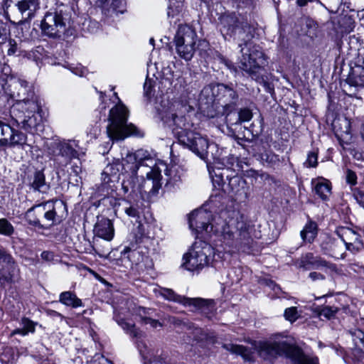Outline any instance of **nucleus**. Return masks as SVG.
<instances>
[{
    "instance_id": "20",
    "label": "nucleus",
    "mask_w": 364,
    "mask_h": 364,
    "mask_svg": "<svg viewBox=\"0 0 364 364\" xmlns=\"http://www.w3.org/2000/svg\"><path fill=\"white\" fill-rule=\"evenodd\" d=\"M324 254L336 259L344 258L343 246L341 241L327 237L321 244Z\"/></svg>"
},
{
    "instance_id": "12",
    "label": "nucleus",
    "mask_w": 364,
    "mask_h": 364,
    "mask_svg": "<svg viewBox=\"0 0 364 364\" xmlns=\"http://www.w3.org/2000/svg\"><path fill=\"white\" fill-rule=\"evenodd\" d=\"M77 144L75 141H54L50 146V154L52 155L55 165L58 168H63L73 159L78 157V152L75 149Z\"/></svg>"
},
{
    "instance_id": "49",
    "label": "nucleus",
    "mask_w": 364,
    "mask_h": 364,
    "mask_svg": "<svg viewBox=\"0 0 364 364\" xmlns=\"http://www.w3.org/2000/svg\"><path fill=\"white\" fill-rule=\"evenodd\" d=\"M7 46L9 47L8 48V50H7V54L9 55H14L17 50H18V45H17V43L15 40L14 39H9V42H8V45Z\"/></svg>"
},
{
    "instance_id": "5",
    "label": "nucleus",
    "mask_w": 364,
    "mask_h": 364,
    "mask_svg": "<svg viewBox=\"0 0 364 364\" xmlns=\"http://www.w3.org/2000/svg\"><path fill=\"white\" fill-rule=\"evenodd\" d=\"M259 353L264 359L279 355L291 358L294 364H318V358L304 355L299 348L290 345L283 339L260 343Z\"/></svg>"
},
{
    "instance_id": "29",
    "label": "nucleus",
    "mask_w": 364,
    "mask_h": 364,
    "mask_svg": "<svg viewBox=\"0 0 364 364\" xmlns=\"http://www.w3.org/2000/svg\"><path fill=\"white\" fill-rule=\"evenodd\" d=\"M223 348L233 354L241 355L245 360L250 361L252 359L251 350L243 346L229 343L223 344Z\"/></svg>"
},
{
    "instance_id": "14",
    "label": "nucleus",
    "mask_w": 364,
    "mask_h": 364,
    "mask_svg": "<svg viewBox=\"0 0 364 364\" xmlns=\"http://www.w3.org/2000/svg\"><path fill=\"white\" fill-rule=\"evenodd\" d=\"M161 294L166 299L173 301L191 308V311L203 310L208 308L212 301L200 298H188L176 294L172 289H163Z\"/></svg>"
},
{
    "instance_id": "56",
    "label": "nucleus",
    "mask_w": 364,
    "mask_h": 364,
    "mask_svg": "<svg viewBox=\"0 0 364 364\" xmlns=\"http://www.w3.org/2000/svg\"><path fill=\"white\" fill-rule=\"evenodd\" d=\"M312 264L315 268H318L320 267H328V262L320 257H316L314 262H312Z\"/></svg>"
},
{
    "instance_id": "53",
    "label": "nucleus",
    "mask_w": 364,
    "mask_h": 364,
    "mask_svg": "<svg viewBox=\"0 0 364 364\" xmlns=\"http://www.w3.org/2000/svg\"><path fill=\"white\" fill-rule=\"evenodd\" d=\"M12 259L11 255L6 253L3 249H0V265L6 262H10Z\"/></svg>"
},
{
    "instance_id": "28",
    "label": "nucleus",
    "mask_w": 364,
    "mask_h": 364,
    "mask_svg": "<svg viewBox=\"0 0 364 364\" xmlns=\"http://www.w3.org/2000/svg\"><path fill=\"white\" fill-rule=\"evenodd\" d=\"M318 235V225L316 223L309 220L300 232L303 242L312 243Z\"/></svg>"
},
{
    "instance_id": "39",
    "label": "nucleus",
    "mask_w": 364,
    "mask_h": 364,
    "mask_svg": "<svg viewBox=\"0 0 364 364\" xmlns=\"http://www.w3.org/2000/svg\"><path fill=\"white\" fill-rule=\"evenodd\" d=\"M155 80L149 78H146L144 85V96L148 99H151L154 95V85Z\"/></svg>"
},
{
    "instance_id": "41",
    "label": "nucleus",
    "mask_w": 364,
    "mask_h": 364,
    "mask_svg": "<svg viewBox=\"0 0 364 364\" xmlns=\"http://www.w3.org/2000/svg\"><path fill=\"white\" fill-rule=\"evenodd\" d=\"M284 316L291 323L294 322L299 317L296 307L292 306L285 309Z\"/></svg>"
},
{
    "instance_id": "13",
    "label": "nucleus",
    "mask_w": 364,
    "mask_h": 364,
    "mask_svg": "<svg viewBox=\"0 0 364 364\" xmlns=\"http://www.w3.org/2000/svg\"><path fill=\"white\" fill-rule=\"evenodd\" d=\"M218 173L215 171V176H212L213 182L215 184L217 183L219 186L224 189V186L228 181V187L229 188V193L235 196H246V181L237 174L230 176L228 174V169H223L220 172V168L218 169Z\"/></svg>"
},
{
    "instance_id": "61",
    "label": "nucleus",
    "mask_w": 364,
    "mask_h": 364,
    "mask_svg": "<svg viewBox=\"0 0 364 364\" xmlns=\"http://www.w3.org/2000/svg\"><path fill=\"white\" fill-rule=\"evenodd\" d=\"M316 257H314V255L312 253H307L304 257L306 262L309 264H311L314 262L315 259Z\"/></svg>"
},
{
    "instance_id": "22",
    "label": "nucleus",
    "mask_w": 364,
    "mask_h": 364,
    "mask_svg": "<svg viewBox=\"0 0 364 364\" xmlns=\"http://www.w3.org/2000/svg\"><path fill=\"white\" fill-rule=\"evenodd\" d=\"M36 213L40 215L42 223L49 225V227L54 224L56 212L53 207V202L47 201L38 204V211H37Z\"/></svg>"
},
{
    "instance_id": "23",
    "label": "nucleus",
    "mask_w": 364,
    "mask_h": 364,
    "mask_svg": "<svg viewBox=\"0 0 364 364\" xmlns=\"http://www.w3.org/2000/svg\"><path fill=\"white\" fill-rule=\"evenodd\" d=\"M171 123L169 125L172 127V131L174 135L178 139V136L182 131L185 132H191L190 127L191 124L187 122V119L185 116H178L175 114H171Z\"/></svg>"
},
{
    "instance_id": "57",
    "label": "nucleus",
    "mask_w": 364,
    "mask_h": 364,
    "mask_svg": "<svg viewBox=\"0 0 364 364\" xmlns=\"http://www.w3.org/2000/svg\"><path fill=\"white\" fill-rule=\"evenodd\" d=\"M309 277L312 281L323 280L325 279L324 275L316 272H311Z\"/></svg>"
},
{
    "instance_id": "32",
    "label": "nucleus",
    "mask_w": 364,
    "mask_h": 364,
    "mask_svg": "<svg viewBox=\"0 0 364 364\" xmlns=\"http://www.w3.org/2000/svg\"><path fill=\"white\" fill-rule=\"evenodd\" d=\"M121 255L123 259H127L129 262L130 267H132L134 264H138L142 259V256L139 251L127 246L121 252Z\"/></svg>"
},
{
    "instance_id": "51",
    "label": "nucleus",
    "mask_w": 364,
    "mask_h": 364,
    "mask_svg": "<svg viewBox=\"0 0 364 364\" xmlns=\"http://www.w3.org/2000/svg\"><path fill=\"white\" fill-rule=\"evenodd\" d=\"M346 181L348 183L354 186L357 183V176L355 173L350 169L346 171Z\"/></svg>"
},
{
    "instance_id": "24",
    "label": "nucleus",
    "mask_w": 364,
    "mask_h": 364,
    "mask_svg": "<svg viewBox=\"0 0 364 364\" xmlns=\"http://www.w3.org/2000/svg\"><path fill=\"white\" fill-rule=\"evenodd\" d=\"M29 186L35 191L46 193L50 188L46 182L45 175L42 171H36L29 179Z\"/></svg>"
},
{
    "instance_id": "59",
    "label": "nucleus",
    "mask_w": 364,
    "mask_h": 364,
    "mask_svg": "<svg viewBox=\"0 0 364 364\" xmlns=\"http://www.w3.org/2000/svg\"><path fill=\"white\" fill-rule=\"evenodd\" d=\"M330 350H333L338 355L341 356L342 358H345V352L344 350L341 347H330Z\"/></svg>"
},
{
    "instance_id": "15",
    "label": "nucleus",
    "mask_w": 364,
    "mask_h": 364,
    "mask_svg": "<svg viewBox=\"0 0 364 364\" xmlns=\"http://www.w3.org/2000/svg\"><path fill=\"white\" fill-rule=\"evenodd\" d=\"M27 136L25 134L15 130L9 124L3 123L0 130V146L14 147L23 146L26 143Z\"/></svg>"
},
{
    "instance_id": "50",
    "label": "nucleus",
    "mask_w": 364,
    "mask_h": 364,
    "mask_svg": "<svg viewBox=\"0 0 364 364\" xmlns=\"http://www.w3.org/2000/svg\"><path fill=\"white\" fill-rule=\"evenodd\" d=\"M349 83L352 86L357 87H364V75L355 77L349 80Z\"/></svg>"
},
{
    "instance_id": "26",
    "label": "nucleus",
    "mask_w": 364,
    "mask_h": 364,
    "mask_svg": "<svg viewBox=\"0 0 364 364\" xmlns=\"http://www.w3.org/2000/svg\"><path fill=\"white\" fill-rule=\"evenodd\" d=\"M16 264L12 259L10 262H6L0 265V283L4 285L14 282Z\"/></svg>"
},
{
    "instance_id": "38",
    "label": "nucleus",
    "mask_w": 364,
    "mask_h": 364,
    "mask_svg": "<svg viewBox=\"0 0 364 364\" xmlns=\"http://www.w3.org/2000/svg\"><path fill=\"white\" fill-rule=\"evenodd\" d=\"M226 113L225 121L228 126H233L240 124V117L237 113L232 112V110L225 111Z\"/></svg>"
},
{
    "instance_id": "35",
    "label": "nucleus",
    "mask_w": 364,
    "mask_h": 364,
    "mask_svg": "<svg viewBox=\"0 0 364 364\" xmlns=\"http://www.w3.org/2000/svg\"><path fill=\"white\" fill-rule=\"evenodd\" d=\"M14 231L13 225L6 218H0V235L11 237Z\"/></svg>"
},
{
    "instance_id": "16",
    "label": "nucleus",
    "mask_w": 364,
    "mask_h": 364,
    "mask_svg": "<svg viewBox=\"0 0 364 364\" xmlns=\"http://www.w3.org/2000/svg\"><path fill=\"white\" fill-rule=\"evenodd\" d=\"M129 165L124 161V159L121 161L119 159H114L111 164H107L102 173V181L104 185H109L114 183L118 179V173L119 172L129 173Z\"/></svg>"
},
{
    "instance_id": "7",
    "label": "nucleus",
    "mask_w": 364,
    "mask_h": 364,
    "mask_svg": "<svg viewBox=\"0 0 364 364\" xmlns=\"http://www.w3.org/2000/svg\"><path fill=\"white\" fill-rule=\"evenodd\" d=\"M70 13L69 9L62 6L46 12L41 21L42 33L52 38H58L65 33L69 26Z\"/></svg>"
},
{
    "instance_id": "64",
    "label": "nucleus",
    "mask_w": 364,
    "mask_h": 364,
    "mask_svg": "<svg viewBox=\"0 0 364 364\" xmlns=\"http://www.w3.org/2000/svg\"><path fill=\"white\" fill-rule=\"evenodd\" d=\"M53 315L60 317L61 319L64 318V316L59 312L53 311Z\"/></svg>"
},
{
    "instance_id": "30",
    "label": "nucleus",
    "mask_w": 364,
    "mask_h": 364,
    "mask_svg": "<svg viewBox=\"0 0 364 364\" xmlns=\"http://www.w3.org/2000/svg\"><path fill=\"white\" fill-rule=\"evenodd\" d=\"M59 301L65 306L73 308L83 306L82 300L75 293L70 291L62 292L59 296Z\"/></svg>"
},
{
    "instance_id": "60",
    "label": "nucleus",
    "mask_w": 364,
    "mask_h": 364,
    "mask_svg": "<svg viewBox=\"0 0 364 364\" xmlns=\"http://www.w3.org/2000/svg\"><path fill=\"white\" fill-rule=\"evenodd\" d=\"M267 285L269 288H271L276 293H277V291L280 290L279 287L276 283H274L273 281H269L267 283Z\"/></svg>"
},
{
    "instance_id": "17",
    "label": "nucleus",
    "mask_w": 364,
    "mask_h": 364,
    "mask_svg": "<svg viewBox=\"0 0 364 364\" xmlns=\"http://www.w3.org/2000/svg\"><path fill=\"white\" fill-rule=\"evenodd\" d=\"M337 235L341 238L343 245L353 252L358 251L362 247L360 236L349 228L342 227L338 229Z\"/></svg>"
},
{
    "instance_id": "3",
    "label": "nucleus",
    "mask_w": 364,
    "mask_h": 364,
    "mask_svg": "<svg viewBox=\"0 0 364 364\" xmlns=\"http://www.w3.org/2000/svg\"><path fill=\"white\" fill-rule=\"evenodd\" d=\"M41 108L37 97L16 102L10 109L11 118L26 132L39 134L43 130Z\"/></svg>"
},
{
    "instance_id": "58",
    "label": "nucleus",
    "mask_w": 364,
    "mask_h": 364,
    "mask_svg": "<svg viewBox=\"0 0 364 364\" xmlns=\"http://www.w3.org/2000/svg\"><path fill=\"white\" fill-rule=\"evenodd\" d=\"M41 258L45 260V261H47V262H50V261H52L53 259V257H54V255L52 252H50V251H43L42 253H41Z\"/></svg>"
},
{
    "instance_id": "44",
    "label": "nucleus",
    "mask_w": 364,
    "mask_h": 364,
    "mask_svg": "<svg viewBox=\"0 0 364 364\" xmlns=\"http://www.w3.org/2000/svg\"><path fill=\"white\" fill-rule=\"evenodd\" d=\"M187 328L188 329H193V334L194 339L197 341H203L204 340L207 335L203 331V330L200 328L195 327L193 324H188Z\"/></svg>"
},
{
    "instance_id": "27",
    "label": "nucleus",
    "mask_w": 364,
    "mask_h": 364,
    "mask_svg": "<svg viewBox=\"0 0 364 364\" xmlns=\"http://www.w3.org/2000/svg\"><path fill=\"white\" fill-rule=\"evenodd\" d=\"M37 211H38V205H33L29 208L25 214L26 221L32 226L41 229H47L49 228V225L41 223L40 215L36 213Z\"/></svg>"
},
{
    "instance_id": "37",
    "label": "nucleus",
    "mask_w": 364,
    "mask_h": 364,
    "mask_svg": "<svg viewBox=\"0 0 364 364\" xmlns=\"http://www.w3.org/2000/svg\"><path fill=\"white\" fill-rule=\"evenodd\" d=\"M225 160L227 166H228L227 168L228 170H229V168H232L234 171L238 172L242 171L243 167L238 157L231 154L228 156Z\"/></svg>"
},
{
    "instance_id": "25",
    "label": "nucleus",
    "mask_w": 364,
    "mask_h": 364,
    "mask_svg": "<svg viewBox=\"0 0 364 364\" xmlns=\"http://www.w3.org/2000/svg\"><path fill=\"white\" fill-rule=\"evenodd\" d=\"M97 2L107 15L112 13L122 14L125 10L124 0H97Z\"/></svg>"
},
{
    "instance_id": "34",
    "label": "nucleus",
    "mask_w": 364,
    "mask_h": 364,
    "mask_svg": "<svg viewBox=\"0 0 364 364\" xmlns=\"http://www.w3.org/2000/svg\"><path fill=\"white\" fill-rule=\"evenodd\" d=\"M316 193L322 199L326 200L331 194V187L328 182H318L314 188Z\"/></svg>"
},
{
    "instance_id": "33",
    "label": "nucleus",
    "mask_w": 364,
    "mask_h": 364,
    "mask_svg": "<svg viewBox=\"0 0 364 364\" xmlns=\"http://www.w3.org/2000/svg\"><path fill=\"white\" fill-rule=\"evenodd\" d=\"M350 336L354 346L353 350L358 353H364V332L355 329L350 332Z\"/></svg>"
},
{
    "instance_id": "21",
    "label": "nucleus",
    "mask_w": 364,
    "mask_h": 364,
    "mask_svg": "<svg viewBox=\"0 0 364 364\" xmlns=\"http://www.w3.org/2000/svg\"><path fill=\"white\" fill-rule=\"evenodd\" d=\"M95 236L107 241H111L114 235V226L112 221L107 218H102L97 221L95 225Z\"/></svg>"
},
{
    "instance_id": "47",
    "label": "nucleus",
    "mask_w": 364,
    "mask_h": 364,
    "mask_svg": "<svg viewBox=\"0 0 364 364\" xmlns=\"http://www.w3.org/2000/svg\"><path fill=\"white\" fill-rule=\"evenodd\" d=\"M353 196L357 203L364 208V192L359 188L352 189Z\"/></svg>"
},
{
    "instance_id": "18",
    "label": "nucleus",
    "mask_w": 364,
    "mask_h": 364,
    "mask_svg": "<svg viewBox=\"0 0 364 364\" xmlns=\"http://www.w3.org/2000/svg\"><path fill=\"white\" fill-rule=\"evenodd\" d=\"M144 364H168V357L162 350L151 349L142 341L137 344Z\"/></svg>"
},
{
    "instance_id": "10",
    "label": "nucleus",
    "mask_w": 364,
    "mask_h": 364,
    "mask_svg": "<svg viewBox=\"0 0 364 364\" xmlns=\"http://www.w3.org/2000/svg\"><path fill=\"white\" fill-rule=\"evenodd\" d=\"M196 33L188 25H180L174 42L178 55L185 60H190L195 51Z\"/></svg>"
},
{
    "instance_id": "1",
    "label": "nucleus",
    "mask_w": 364,
    "mask_h": 364,
    "mask_svg": "<svg viewBox=\"0 0 364 364\" xmlns=\"http://www.w3.org/2000/svg\"><path fill=\"white\" fill-rule=\"evenodd\" d=\"M188 223L196 234L215 235L228 246H249L252 240L250 225L239 213H232L230 216L227 212H222L213 218L209 211L195 210L189 215Z\"/></svg>"
},
{
    "instance_id": "48",
    "label": "nucleus",
    "mask_w": 364,
    "mask_h": 364,
    "mask_svg": "<svg viewBox=\"0 0 364 364\" xmlns=\"http://www.w3.org/2000/svg\"><path fill=\"white\" fill-rule=\"evenodd\" d=\"M317 159V154L314 151L310 152L307 156V159L305 161L304 165L306 167H316L318 164Z\"/></svg>"
},
{
    "instance_id": "46",
    "label": "nucleus",
    "mask_w": 364,
    "mask_h": 364,
    "mask_svg": "<svg viewBox=\"0 0 364 364\" xmlns=\"http://www.w3.org/2000/svg\"><path fill=\"white\" fill-rule=\"evenodd\" d=\"M125 213L129 217L139 218L140 214L139 207L138 204L129 205V207L124 208Z\"/></svg>"
},
{
    "instance_id": "2",
    "label": "nucleus",
    "mask_w": 364,
    "mask_h": 364,
    "mask_svg": "<svg viewBox=\"0 0 364 364\" xmlns=\"http://www.w3.org/2000/svg\"><path fill=\"white\" fill-rule=\"evenodd\" d=\"M237 18L234 15H224L220 18V31L225 40L233 37L240 48L242 54L239 68L270 92V84L262 74L266 64L263 52L251 42L250 28L247 23H237Z\"/></svg>"
},
{
    "instance_id": "4",
    "label": "nucleus",
    "mask_w": 364,
    "mask_h": 364,
    "mask_svg": "<svg viewBox=\"0 0 364 364\" xmlns=\"http://www.w3.org/2000/svg\"><path fill=\"white\" fill-rule=\"evenodd\" d=\"M124 161L129 165L132 178H136L137 171L141 169V173H144L146 176L144 186H151L149 192L155 193L159 191L161 187V171L156 167L154 159L146 150L139 149L134 153H128L124 158Z\"/></svg>"
},
{
    "instance_id": "62",
    "label": "nucleus",
    "mask_w": 364,
    "mask_h": 364,
    "mask_svg": "<svg viewBox=\"0 0 364 364\" xmlns=\"http://www.w3.org/2000/svg\"><path fill=\"white\" fill-rule=\"evenodd\" d=\"M314 0H296V4L299 6H304L307 4L308 2H311Z\"/></svg>"
},
{
    "instance_id": "11",
    "label": "nucleus",
    "mask_w": 364,
    "mask_h": 364,
    "mask_svg": "<svg viewBox=\"0 0 364 364\" xmlns=\"http://www.w3.org/2000/svg\"><path fill=\"white\" fill-rule=\"evenodd\" d=\"M178 142L203 160L208 158V148L217 149V145L210 144L206 136L193 131L191 132L182 131L178 136Z\"/></svg>"
},
{
    "instance_id": "42",
    "label": "nucleus",
    "mask_w": 364,
    "mask_h": 364,
    "mask_svg": "<svg viewBox=\"0 0 364 364\" xmlns=\"http://www.w3.org/2000/svg\"><path fill=\"white\" fill-rule=\"evenodd\" d=\"M262 159L272 166L277 165L280 161L279 156L272 152L264 154Z\"/></svg>"
},
{
    "instance_id": "19",
    "label": "nucleus",
    "mask_w": 364,
    "mask_h": 364,
    "mask_svg": "<svg viewBox=\"0 0 364 364\" xmlns=\"http://www.w3.org/2000/svg\"><path fill=\"white\" fill-rule=\"evenodd\" d=\"M10 4H13L18 9L25 21L33 18L39 9V0H7V6H10Z\"/></svg>"
},
{
    "instance_id": "40",
    "label": "nucleus",
    "mask_w": 364,
    "mask_h": 364,
    "mask_svg": "<svg viewBox=\"0 0 364 364\" xmlns=\"http://www.w3.org/2000/svg\"><path fill=\"white\" fill-rule=\"evenodd\" d=\"M338 309L335 306H324L319 312L320 316H323L327 319H330L338 312Z\"/></svg>"
},
{
    "instance_id": "9",
    "label": "nucleus",
    "mask_w": 364,
    "mask_h": 364,
    "mask_svg": "<svg viewBox=\"0 0 364 364\" xmlns=\"http://www.w3.org/2000/svg\"><path fill=\"white\" fill-rule=\"evenodd\" d=\"M200 99H205L208 103L215 100L227 111L235 109L238 95L232 87L224 84L208 85L202 90Z\"/></svg>"
},
{
    "instance_id": "6",
    "label": "nucleus",
    "mask_w": 364,
    "mask_h": 364,
    "mask_svg": "<svg viewBox=\"0 0 364 364\" xmlns=\"http://www.w3.org/2000/svg\"><path fill=\"white\" fill-rule=\"evenodd\" d=\"M127 118L128 110L121 102L110 109L107 132L111 139H124L129 136H144V133L134 124H127Z\"/></svg>"
},
{
    "instance_id": "8",
    "label": "nucleus",
    "mask_w": 364,
    "mask_h": 364,
    "mask_svg": "<svg viewBox=\"0 0 364 364\" xmlns=\"http://www.w3.org/2000/svg\"><path fill=\"white\" fill-rule=\"evenodd\" d=\"M214 257L213 247L205 241L198 240L194 242L189 252L183 256L185 262L183 265L188 271L200 270L211 264Z\"/></svg>"
},
{
    "instance_id": "54",
    "label": "nucleus",
    "mask_w": 364,
    "mask_h": 364,
    "mask_svg": "<svg viewBox=\"0 0 364 364\" xmlns=\"http://www.w3.org/2000/svg\"><path fill=\"white\" fill-rule=\"evenodd\" d=\"M171 173H173V177H170L169 182L173 181V183H176L177 181H180L181 176L178 173V168L176 166H173V168L169 170Z\"/></svg>"
},
{
    "instance_id": "36",
    "label": "nucleus",
    "mask_w": 364,
    "mask_h": 364,
    "mask_svg": "<svg viewBox=\"0 0 364 364\" xmlns=\"http://www.w3.org/2000/svg\"><path fill=\"white\" fill-rule=\"evenodd\" d=\"M118 324L128 333L134 337H139L140 331L136 328L134 323L126 321L124 319L117 321Z\"/></svg>"
},
{
    "instance_id": "55",
    "label": "nucleus",
    "mask_w": 364,
    "mask_h": 364,
    "mask_svg": "<svg viewBox=\"0 0 364 364\" xmlns=\"http://www.w3.org/2000/svg\"><path fill=\"white\" fill-rule=\"evenodd\" d=\"M100 132V126L96 123L90 129L87 128V134L90 135L91 138H95Z\"/></svg>"
},
{
    "instance_id": "31",
    "label": "nucleus",
    "mask_w": 364,
    "mask_h": 364,
    "mask_svg": "<svg viewBox=\"0 0 364 364\" xmlns=\"http://www.w3.org/2000/svg\"><path fill=\"white\" fill-rule=\"evenodd\" d=\"M21 325L22 326V328L14 330L11 333V336L16 334H20L23 336H25L29 333H33L35 332L36 326L38 325V323L30 320L28 318L23 317L21 318Z\"/></svg>"
},
{
    "instance_id": "43",
    "label": "nucleus",
    "mask_w": 364,
    "mask_h": 364,
    "mask_svg": "<svg viewBox=\"0 0 364 364\" xmlns=\"http://www.w3.org/2000/svg\"><path fill=\"white\" fill-rule=\"evenodd\" d=\"M237 114L240 117L241 124L243 122H249L252 118V112L248 108L240 109Z\"/></svg>"
},
{
    "instance_id": "45",
    "label": "nucleus",
    "mask_w": 364,
    "mask_h": 364,
    "mask_svg": "<svg viewBox=\"0 0 364 364\" xmlns=\"http://www.w3.org/2000/svg\"><path fill=\"white\" fill-rule=\"evenodd\" d=\"M154 310L152 309H146L144 307L139 306L136 309V313L141 318L142 322L145 321L148 316H152Z\"/></svg>"
},
{
    "instance_id": "52",
    "label": "nucleus",
    "mask_w": 364,
    "mask_h": 364,
    "mask_svg": "<svg viewBox=\"0 0 364 364\" xmlns=\"http://www.w3.org/2000/svg\"><path fill=\"white\" fill-rule=\"evenodd\" d=\"M151 316L145 318V321L143 323L144 324H149L154 328L162 326V323L159 322V320L152 318Z\"/></svg>"
},
{
    "instance_id": "63",
    "label": "nucleus",
    "mask_w": 364,
    "mask_h": 364,
    "mask_svg": "<svg viewBox=\"0 0 364 364\" xmlns=\"http://www.w3.org/2000/svg\"><path fill=\"white\" fill-rule=\"evenodd\" d=\"M2 72L4 73L5 75H9L10 73V68L8 65H4Z\"/></svg>"
}]
</instances>
